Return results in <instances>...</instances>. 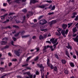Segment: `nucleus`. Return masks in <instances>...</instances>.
I'll list each match as a JSON object with an SVG mask.
<instances>
[{
    "label": "nucleus",
    "mask_w": 78,
    "mask_h": 78,
    "mask_svg": "<svg viewBox=\"0 0 78 78\" xmlns=\"http://www.w3.org/2000/svg\"><path fill=\"white\" fill-rule=\"evenodd\" d=\"M29 36H30V35H27L23 36L22 37L23 38V37H29Z\"/></svg>",
    "instance_id": "29"
},
{
    "label": "nucleus",
    "mask_w": 78,
    "mask_h": 78,
    "mask_svg": "<svg viewBox=\"0 0 78 78\" xmlns=\"http://www.w3.org/2000/svg\"><path fill=\"white\" fill-rule=\"evenodd\" d=\"M50 59L48 58L47 61V65L48 67H50L51 69H54V66L52 64L50 63Z\"/></svg>",
    "instance_id": "1"
},
{
    "label": "nucleus",
    "mask_w": 78,
    "mask_h": 78,
    "mask_svg": "<svg viewBox=\"0 0 78 78\" xmlns=\"http://www.w3.org/2000/svg\"><path fill=\"white\" fill-rule=\"evenodd\" d=\"M8 55L10 56H12V54H11V53H8Z\"/></svg>",
    "instance_id": "48"
},
{
    "label": "nucleus",
    "mask_w": 78,
    "mask_h": 78,
    "mask_svg": "<svg viewBox=\"0 0 78 78\" xmlns=\"http://www.w3.org/2000/svg\"><path fill=\"white\" fill-rule=\"evenodd\" d=\"M55 34L56 35H57V36H61V33H58V32H55Z\"/></svg>",
    "instance_id": "27"
},
{
    "label": "nucleus",
    "mask_w": 78,
    "mask_h": 78,
    "mask_svg": "<svg viewBox=\"0 0 78 78\" xmlns=\"http://www.w3.org/2000/svg\"><path fill=\"white\" fill-rule=\"evenodd\" d=\"M1 11H3L4 12H6V11L4 9H1Z\"/></svg>",
    "instance_id": "57"
},
{
    "label": "nucleus",
    "mask_w": 78,
    "mask_h": 78,
    "mask_svg": "<svg viewBox=\"0 0 78 78\" xmlns=\"http://www.w3.org/2000/svg\"><path fill=\"white\" fill-rule=\"evenodd\" d=\"M58 44V42L56 44H54L53 45V47H54V49H55V48H56V45H57Z\"/></svg>",
    "instance_id": "53"
},
{
    "label": "nucleus",
    "mask_w": 78,
    "mask_h": 78,
    "mask_svg": "<svg viewBox=\"0 0 78 78\" xmlns=\"http://www.w3.org/2000/svg\"><path fill=\"white\" fill-rule=\"evenodd\" d=\"M77 12H74L73 13V14L75 16V15H76L77 14Z\"/></svg>",
    "instance_id": "58"
},
{
    "label": "nucleus",
    "mask_w": 78,
    "mask_h": 78,
    "mask_svg": "<svg viewBox=\"0 0 78 78\" xmlns=\"http://www.w3.org/2000/svg\"><path fill=\"white\" fill-rule=\"evenodd\" d=\"M49 24L50 25V27H51L53 25V23H52V21H51L49 23Z\"/></svg>",
    "instance_id": "20"
},
{
    "label": "nucleus",
    "mask_w": 78,
    "mask_h": 78,
    "mask_svg": "<svg viewBox=\"0 0 78 78\" xmlns=\"http://www.w3.org/2000/svg\"><path fill=\"white\" fill-rule=\"evenodd\" d=\"M78 20V15L76 16L75 19V20H76V21H77V20Z\"/></svg>",
    "instance_id": "52"
},
{
    "label": "nucleus",
    "mask_w": 78,
    "mask_h": 78,
    "mask_svg": "<svg viewBox=\"0 0 78 78\" xmlns=\"http://www.w3.org/2000/svg\"><path fill=\"white\" fill-rule=\"evenodd\" d=\"M51 36V34L50 33H48V37H49Z\"/></svg>",
    "instance_id": "63"
},
{
    "label": "nucleus",
    "mask_w": 78,
    "mask_h": 78,
    "mask_svg": "<svg viewBox=\"0 0 78 78\" xmlns=\"http://www.w3.org/2000/svg\"><path fill=\"white\" fill-rule=\"evenodd\" d=\"M40 28L41 31H44L45 30L44 29V27L43 26H41V27H40Z\"/></svg>",
    "instance_id": "18"
},
{
    "label": "nucleus",
    "mask_w": 78,
    "mask_h": 78,
    "mask_svg": "<svg viewBox=\"0 0 78 78\" xmlns=\"http://www.w3.org/2000/svg\"><path fill=\"white\" fill-rule=\"evenodd\" d=\"M26 74H27V75H28V76H30L31 75V73H30L29 72L26 73Z\"/></svg>",
    "instance_id": "44"
},
{
    "label": "nucleus",
    "mask_w": 78,
    "mask_h": 78,
    "mask_svg": "<svg viewBox=\"0 0 78 78\" xmlns=\"http://www.w3.org/2000/svg\"><path fill=\"white\" fill-rule=\"evenodd\" d=\"M21 1L20 0H16L14 2H16V3H20V2Z\"/></svg>",
    "instance_id": "30"
},
{
    "label": "nucleus",
    "mask_w": 78,
    "mask_h": 78,
    "mask_svg": "<svg viewBox=\"0 0 78 78\" xmlns=\"http://www.w3.org/2000/svg\"><path fill=\"white\" fill-rule=\"evenodd\" d=\"M8 65L9 66H12V63H11V62L9 63L8 64Z\"/></svg>",
    "instance_id": "51"
},
{
    "label": "nucleus",
    "mask_w": 78,
    "mask_h": 78,
    "mask_svg": "<svg viewBox=\"0 0 78 78\" xmlns=\"http://www.w3.org/2000/svg\"><path fill=\"white\" fill-rule=\"evenodd\" d=\"M47 21L46 20L43 19L40 21L39 22V23L40 25H44V24H45V23H47Z\"/></svg>",
    "instance_id": "3"
},
{
    "label": "nucleus",
    "mask_w": 78,
    "mask_h": 78,
    "mask_svg": "<svg viewBox=\"0 0 78 78\" xmlns=\"http://www.w3.org/2000/svg\"><path fill=\"white\" fill-rule=\"evenodd\" d=\"M2 40L3 41H6L7 40H8V39L7 38L5 37L4 38H3L2 39Z\"/></svg>",
    "instance_id": "38"
},
{
    "label": "nucleus",
    "mask_w": 78,
    "mask_h": 78,
    "mask_svg": "<svg viewBox=\"0 0 78 78\" xmlns=\"http://www.w3.org/2000/svg\"><path fill=\"white\" fill-rule=\"evenodd\" d=\"M73 31L74 33H75V32H76L77 31V29H76V28L75 27L74 28H73Z\"/></svg>",
    "instance_id": "15"
},
{
    "label": "nucleus",
    "mask_w": 78,
    "mask_h": 78,
    "mask_svg": "<svg viewBox=\"0 0 78 78\" xmlns=\"http://www.w3.org/2000/svg\"><path fill=\"white\" fill-rule=\"evenodd\" d=\"M2 20H3L5 19V16H1L0 17Z\"/></svg>",
    "instance_id": "40"
},
{
    "label": "nucleus",
    "mask_w": 78,
    "mask_h": 78,
    "mask_svg": "<svg viewBox=\"0 0 78 78\" xmlns=\"http://www.w3.org/2000/svg\"><path fill=\"white\" fill-rule=\"evenodd\" d=\"M48 6V4H44L42 5L41 6H39V8H43V9H44V8H45V7L46 6Z\"/></svg>",
    "instance_id": "8"
},
{
    "label": "nucleus",
    "mask_w": 78,
    "mask_h": 78,
    "mask_svg": "<svg viewBox=\"0 0 78 78\" xmlns=\"http://www.w3.org/2000/svg\"><path fill=\"white\" fill-rule=\"evenodd\" d=\"M20 31L17 34H15V36H16V37H17V36H19V34H20Z\"/></svg>",
    "instance_id": "25"
},
{
    "label": "nucleus",
    "mask_w": 78,
    "mask_h": 78,
    "mask_svg": "<svg viewBox=\"0 0 78 78\" xmlns=\"http://www.w3.org/2000/svg\"><path fill=\"white\" fill-rule=\"evenodd\" d=\"M39 39L40 40L43 39V36L42 35H40L39 37Z\"/></svg>",
    "instance_id": "39"
},
{
    "label": "nucleus",
    "mask_w": 78,
    "mask_h": 78,
    "mask_svg": "<svg viewBox=\"0 0 78 78\" xmlns=\"http://www.w3.org/2000/svg\"><path fill=\"white\" fill-rule=\"evenodd\" d=\"M54 14V12H50L48 13V15H52V14Z\"/></svg>",
    "instance_id": "46"
},
{
    "label": "nucleus",
    "mask_w": 78,
    "mask_h": 78,
    "mask_svg": "<svg viewBox=\"0 0 78 78\" xmlns=\"http://www.w3.org/2000/svg\"><path fill=\"white\" fill-rule=\"evenodd\" d=\"M73 24V23H68V28H70V27L72 26V24Z\"/></svg>",
    "instance_id": "23"
},
{
    "label": "nucleus",
    "mask_w": 78,
    "mask_h": 78,
    "mask_svg": "<svg viewBox=\"0 0 78 78\" xmlns=\"http://www.w3.org/2000/svg\"><path fill=\"white\" fill-rule=\"evenodd\" d=\"M15 13H11L10 12L9 14V16H11V15H12L13 14H14Z\"/></svg>",
    "instance_id": "41"
},
{
    "label": "nucleus",
    "mask_w": 78,
    "mask_h": 78,
    "mask_svg": "<svg viewBox=\"0 0 78 78\" xmlns=\"http://www.w3.org/2000/svg\"><path fill=\"white\" fill-rule=\"evenodd\" d=\"M77 36L75 38H73V40H74V41L75 42H78V33H77Z\"/></svg>",
    "instance_id": "9"
},
{
    "label": "nucleus",
    "mask_w": 78,
    "mask_h": 78,
    "mask_svg": "<svg viewBox=\"0 0 78 78\" xmlns=\"http://www.w3.org/2000/svg\"><path fill=\"white\" fill-rule=\"evenodd\" d=\"M7 44V41H2L1 42V44L2 45H6Z\"/></svg>",
    "instance_id": "14"
},
{
    "label": "nucleus",
    "mask_w": 78,
    "mask_h": 78,
    "mask_svg": "<svg viewBox=\"0 0 78 78\" xmlns=\"http://www.w3.org/2000/svg\"><path fill=\"white\" fill-rule=\"evenodd\" d=\"M46 42L47 43H49V44H51V42L50 41H46Z\"/></svg>",
    "instance_id": "61"
},
{
    "label": "nucleus",
    "mask_w": 78,
    "mask_h": 78,
    "mask_svg": "<svg viewBox=\"0 0 78 78\" xmlns=\"http://www.w3.org/2000/svg\"><path fill=\"white\" fill-rule=\"evenodd\" d=\"M5 28H9V29H11V27H10V26H8L5 27Z\"/></svg>",
    "instance_id": "37"
},
{
    "label": "nucleus",
    "mask_w": 78,
    "mask_h": 78,
    "mask_svg": "<svg viewBox=\"0 0 78 78\" xmlns=\"http://www.w3.org/2000/svg\"><path fill=\"white\" fill-rule=\"evenodd\" d=\"M12 39L14 41H16V38H15L14 37H13Z\"/></svg>",
    "instance_id": "59"
},
{
    "label": "nucleus",
    "mask_w": 78,
    "mask_h": 78,
    "mask_svg": "<svg viewBox=\"0 0 78 78\" xmlns=\"http://www.w3.org/2000/svg\"><path fill=\"white\" fill-rule=\"evenodd\" d=\"M50 48L51 49V51H53L54 50H55V49L54 48H53V46H50Z\"/></svg>",
    "instance_id": "42"
},
{
    "label": "nucleus",
    "mask_w": 78,
    "mask_h": 78,
    "mask_svg": "<svg viewBox=\"0 0 78 78\" xmlns=\"http://www.w3.org/2000/svg\"><path fill=\"white\" fill-rule=\"evenodd\" d=\"M75 17H76V16L73 14V16H72V18H75Z\"/></svg>",
    "instance_id": "55"
},
{
    "label": "nucleus",
    "mask_w": 78,
    "mask_h": 78,
    "mask_svg": "<svg viewBox=\"0 0 78 78\" xmlns=\"http://www.w3.org/2000/svg\"><path fill=\"white\" fill-rule=\"evenodd\" d=\"M17 61V59L16 58L13 59H12V61Z\"/></svg>",
    "instance_id": "56"
},
{
    "label": "nucleus",
    "mask_w": 78,
    "mask_h": 78,
    "mask_svg": "<svg viewBox=\"0 0 78 78\" xmlns=\"http://www.w3.org/2000/svg\"><path fill=\"white\" fill-rule=\"evenodd\" d=\"M21 19H22L23 21L21 22V21H18L17 20H16V23H24V22H26L27 21L26 20H25V16H24L22 18H21Z\"/></svg>",
    "instance_id": "2"
},
{
    "label": "nucleus",
    "mask_w": 78,
    "mask_h": 78,
    "mask_svg": "<svg viewBox=\"0 0 78 78\" xmlns=\"http://www.w3.org/2000/svg\"><path fill=\"white\" fill-rule=\"evenodd\" d=\"M32 57H33L32 56H30L29 57H28L26 59L27 62H28L29 61V59H31V58H32Z\"/></svg>",
    "instance_id": "21"
},
{
    "label": "nucleus",
    "mask_w": 78,
    "mask_h": 78,
    "mask_svg": "<svg viewBox=\"0 0 78 78\" xmlns=\"http://www.w3.org/2000/svg\"><path fill=\"white\" fill-rule=\"evenodd\" d=\"M13 27H14V28H17L18 29H19V27H18V26L16 25H13Z\"/></svg>",
    "instance_id": "28"
},
{
    "label": "nucleus",
    "mask_w": 78,
    "mask_h": 78,
    "mask_svg": "<svg viewBox=\"0 0 78 78\" xmlns=\"http://www.w3.org/2000/svg\"><path fill=\"white\" fill-rule=\"evenodd\" d=\"M16 18V17H15L14 16L13 17H12L11 16H10V17H9L8 18L9 19H10V20H12V19H15Z\"/></svg>",
    "instance_id": "24"
},
{
    "label": "nucleus",
    "mask_w": 78,
    "mask_h": 78,
    "mask_svg": "<svg viewBox=\"0 0 78 78\" xmlns=\"http://www.w3.org/2000/svg\"><path fill=\"white\" fill-rule=\"evenodd\" d=\"M58 31V33H60V32H61L62 35H63V36H64V34H65V33L64 32L65 31V30H63L62 29H60V28H58L57 30Z\"/></svg>",
    "instance_id": "4"
},
{
    "label": "nucleus",
    "mask_w": 78,
    "mask_h": 78,
    "mask_svg": "<svg viewBox=\"0 0 78 78\" xmlns=\"http://www.w3.org/2000/svg\"><path fill=\"white\" fill-rule=\"evenodd\" d=\"M37 66L39 68H41V69H44V66L42 64H37Z\"/></svg>",
    "instance_id": "7"
},
{
    "label": "nucleus",
    "mask_w": 78,
    "mask_h": 78,
    "mask_svg": "<svg viewBox=\"0 0 78 78\" xmlns=\"http://www.w3.org/2000/svg\"><path fill=\"white\" fill-rule=\"evenodd\" d=\"M70 65H71V67H74V64H73V63L70 62Z\"/></svg>",
    "instance_id": "34"
},
{
    "label": "nucleus",
    "mask_w": 78,
    "mask_h": 78,
    "mask_svg": "<svg viewBox=\"0 0 78 78\" xmlns=\"http://www.w3.org/2000/svg\"><path fill=\"white\" fill-rule=\"evenodd\" d=\"M44 69L42 68V69H41V74L42 73H43V72H44Z\"/></svg>",
    "instance_id": "32"
},
{
    "label": "nucleus",
    "mask_w": 78,
    "mask_h": 78,
    "mask_svg": "<svg viewBox=\"0 0 78 78\" xmlns=\"http://www.w3.org/2000/svg\"><path fill=\"white\" fill-rule=\"evenodd\" d=\"M9 48V45H6L4 47V49H6V48Z\"/></svg>",
    "instance_id": "35"
},
{
    "label": "nucleus",
    "mask_w": 78,
    "mask_h": 78,
    "mask_svg": "<svg viewBox=\"0 0 78 78\" xmlns=\"http://www.w3.org/2000/svg\"><path fill=\"white\" fill-rule=\"evenodd\" d=\"M46 2H48V3H52V1H51V0H50V1H46Z\"/></svg>",
    "instance_id": "49"
},
{
    "label": "nucleus",
    "mask_w": 78,
    "mask_h": 78,
    "mask_svg": "<svg viewBox=\"0 0 78 78\" xmlns=\"http://www.w3.org/2000/svg\"><path fill=\"white\" fill-rule=\"evenodd\" d=\"M23 12H26L27 11V9H24L23 10Z\"/></svg>",
    "instance_id": "43"
},
{
    "label": "nucleus",
    "mask_w": 78,
    "mask_h": 78,
    "mask_svg": "<svg viewBox=\"0 0 78 78\" xmlns=\"http://www.w3.org/2000/svg\"><path fill=\"white\" fill-rule=\"evenodd\" d=\"M66 55L68 56L69 58H70V56H69V52L68 51H66Z\"/></svg>",
    "instance_id": "22"
},
{
    "label": "nucleus",
    "mask_w": 78,
    "mask_h": 78,
    "mask_svg": "<svg viewBox=\"0 0 78 78\" xmlns=\"http://www.w3.org/2000/svg\"><path fill=\"white\" fill-rule=\"evenodd\" d=\"M35 73L36 75H39V72L38 71H37L35 72Z\"/></svg>",
    "instance_id": "54"
},
{
    "label": "nucleus",
    "mask_w": 78,
    "mask_h": 78,
    "mask_svg": "<svg viewBox=\"0 0 78 78\" xmlns=\"http://www.w3.org/2000/svg\"><path fill=\"white\" fill-rule=\"evenodd\" d=\"M62 64H65L66 62V61L64 59L62 60Z\"/></svg>",
    "instance_id": "16"
},
{
    "label": "nucleus",
    "mask_w": 78,
    "mask_h": 78,
    "mask_svg": "<svg viewBox=\"0 0 78 78\" xmlns=\"http://www.w3.org/2000/svg\"><path fill=\"white\" fill-rule=\"evenodd\" d=\"M7 5V3H3V6H6Z\"/></svg>",
    "instance_id": "60"
},
{
    "label": "nucleus",
    "mask_w": 78,
    "mask_h": 78,
    "mask_svg": "<svg viewBox=\"0 0 78 78\" xmlns=\"http://www.w3.org/2000/svg\"><path fill=\"white\" fill-rule=\"evenodd\" d=\"M6 75H6V74L5 75L3 76H2L1 77V78H5V76H6Z\"/></svg>",
    "instance_id": "45"
},
{
    "label": "nucleus",
    "mask_w": 78,
    "mask_h": 78,
    "mask_svg": "<svg viewBox=\"0 0 78 78\" xmlns=\"http://www.w3.org/2000/svg\"><path fill=\"white\" fill-rule=\"evenodd\" d=\"M39 59V57L38 56H37L34 59V61H37Z\"/></svg>",
    "instance_id": "19"
},
{
    "label": "nucleus",
    "mask_w": 78,
    "mask_h": 78,
    "mask_svg": "<svg viewBox=\"0 0 78 78\" xmlns=\"http://www.w3.org/2000/svg\"><path fill=\"white\" fill-rule=\"evenodd\" d=\"M20 50L18 49L17 51H16L15 53L17 56H20Z\"/></svg>",
    "instance_id": "6"
},
{
    "label": "nucleus",
    "mask_w": 78,
    "mask_h": 78,
    "mask_svg": "<svg viewBox=\"0 0 78 78\" xmlns=\"http://www.w3.org/2000/svg\"><path fill=\"white\" fill-rule=\"evenodd\" d=\"M37 2H38V1H36V0H31L30 4H31V3H35Z\"/></svg>",
    "instance_id": "10"
},
{
    "label": "nucleus",
    "mask_w": 78,
    "mask_h": 78,
    "mask_svg": "<svg viewBox=\"0 0 78 78\" xmlns=\"http://www.w3.org/2000/svg\"><path fill=\"white\" fill-rule=\"evenodd\" d=\"M64 72L66 74H68V73H69V72H68V71L67 70V69H65Z\"/></svg>",
    "instance_id": "26"
},
{
    "label": "nucleus",
    "mask_w": 78,
    "mask_h": 78,
    "mask_svg": "<svg viewBox=\"0 0 78 78\" xmlns=\"http://www.w3.org/2000/svg\"><path fill=\"white\" fill-rule=\"evenodd\" d=\"M36 36H33V37H32V39H36Z\"/></svg>",
    "instance_id": "64"
},
{
    "label": "nucleus",
    "mask_w": 78,
    "mask_h": 78,
    "mask_svg": "<svg viewBox=\"0 0 78 78\" xmlns=\"http://www.w3.org/2000/svg\"><path fill=\"white\" fill-rule=\"evenodd\" d=\"M53 69L54 71H55V72H57V71H58V68L56 66H54Z\"/></svg>",
    "instance_id": "17"
},
{
    "label": "nucleus",
    "mask_w": 78,
    "mask_h": 78,
    "mask_svg": "<svg viewBox=\"0 0 78 78\" xmlns=\"http://www.w3.org/2000/svg\"><path fill=\"white\" fill-rule=\"evenodd\" d=\"M51 22L53 24H54V23H56V22H57L56 20H52L51 21Z\"/></svg>",
    "instance_id": "33"
},
{
    "label": "nucleus",
    "mask_w": 78,
    "mask_h": 78,
    "mask_svg": "<svg viewBox=\"0 0 78 78\" xmlns=\"http://www.w3.org/2000/svg\"><path fill=\"white\" fill-rule=\"evenodd\" d=\"M68 32H69V30H68V29H67L66 30L65 32H65H64V33H65L64 36H64V37H66V36L65 34H66V35H67V33H68Z\"/></svg>",
    "instance_id": "13"
},
{
    "label": "nucleus",
    "mask_w": 78,
    "mask_h": 78,
    "mask_svg": "<svg viewBox=\"0 0 78 78\" xmlns=\"http://www.w3.org/2000/svg\"><path fill=\"white\" fill-rule=\"evenodd\" d=\"M62 28L64 30V29H66V28L67 27V25L66 24H63L62 26Z\"/></svg>",
    "instance_id": "11"
},
{
    "label": "nucleus",
    "mask_w": 78,
    "mask_h": 78,
    "mask_svg": "<svg viewBox=\"0 0 78 78\" xmlns=\"http://www.w3.org/2000/svg\"><path fill=\"white\" fill-rule=\"evenodd\" d=\"M35 49L37 50V51H36V52H37L38 51H39V48H36Z\"/></svg>",
    "instance_id": "50"
},
{
    "label": "nucleus",
    "mask_w": 78,
    "mask_h": 78,
    "mask_svg": "<svg viewBox=\"0 0 78 78\" xmlns=\"http://www.w3.org/2000/svg\"><path fill=\"white\" fill-rule=\"evenodd\" d=\"M55 9V5H53L51 9V10H54Z\"/></svg>",
    "instance_id": "36"
},
{
    "label": "nucleus",
    "mask_w": 78,
    "mask_h": 78,
    "mask_svg": "<svg viewBox=\"0 0 78 78\" xmlns=\"http://www.w3.org/2000/svg\"><path fill=\"white\" fill-rule=\"evenodd\" d=\"M55 56L57 59H59V57L58 55H57V54L56 53L55 54Z\"/></svg>",
    "instance_id": "31"
},
{
    "label": "nucleus",
    "mask_w": 78,
    "mask_h": 78,
    "mask_svg": "<svg viewBox=\"0 0 78 78\" xmlns=\"http://www.w3.org/2000/svg\"><path fill=\"white\" fill-rule=\"evenodd\" d=\"M28 64H25V65H23L22 66V67H25V66H28Z\"/></svg>",
    "instance_id": "47"
},
{
    "label": "nucleus",
    "mask_w": 78,
    "mask_h": 78,
    "mask_svg": "<svg viewBox=\"0 0 78 78\" xmlns=\"http://www.w3.org/2000/svg\"><path fill=\"white\" fill-rule=\"evenodd\" d=\"M57 39H55V38H51L50 40V41L52 42V44H55L57 42Z\"/></svg>",
    "instance_id": "5"
},
{
    "label": "nucleus",
    "mask_w": 78,
    "mask_h": 78,
    "mask_svg": "<svg viewBox=\"0 0 78 78\" xmlns=\"http://www.w3.org/2000/svg\"><path fill=\"white\" fill-rule=\"evenodd\" d=\"M66 47L68 49L70 48V50H72V46H70V45L69 43L68 44V45L67 46H66Z\"/></svg>",
    "instance_id": "12"
},
{
    "label": "nucleus",
    "mask_w": 78,
    "mask_h": 78,
    "mask_svg": "<svg viewBox=\"0 0 78 78\" xmlns=\"http://www.w3.org/2000/svg\"><path fill=\"white\" fill-rule=\"evenodd\" d=\"M43 17V16H41L39 18V19H41Z\"/></svg>",
    "instance_id": "62"
}]
</instances>
